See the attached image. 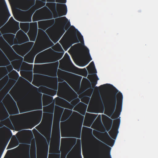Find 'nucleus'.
Returning <instances> with one entry per match:
<instances>
[{
    "instance_id": "f257e3e1",
    "label": "nucleus",
    "mask_w": 158,
    "mask_h": 158,
    "mask_svg": "<svg viewBox=\"0 0 158 158\" xmlns=\"http://www.w3.org/2000/svg\"><path fill=\"white\" fill-rule=\"evenodd\" d=\"M58 94L60 96L70 102L71 109L74 107L73 110L85 115L87 105L80 102V100L78 98L77 95L65 81L59 84Z\"/></svg>"
},
{
    "instance_id": "f03ea898",
    "label": "nucleus",
    "mask_w": 158,
    "mask_h": 158,
    "mask_svg": "<svg viewBox=\"0 0 158 158\" xmlns=\"http://www.w3.org/2000/svg\"><path fill=\"white\" fill-rule=\"evenodd\" d=\"M114 89L105 101L106 114L110 117L113 115L115 108V114L111 117L113 119L117 118L122 111L123 95L122 93L114 87Z\"/></svg>"
},
{
    "instance_id": "7ed1b4c3",
    "label": "nucleus",
    "mask_w": 158,
    "mask_h": 158,
    "mask_svg": "<svg viewBox=\"0 0 158 158\" xmlns=\"http://www.w3.org/2000/svg\"><path fill=\"white\" fill-rule=\"evenodd\" d=\"M82 78L81 77L77 76V77L75 78L73 81V84L74 86L73 89H77L78 90H81V93L85 92L87 89L90 88L86 90L85 91V93L87 94H89L90 96L93 91V89H91V84L87 79L83 78L82 81V88L81 89L80 88V82Z\"/></svg>"
},
{
    "instance_id": "20e7f679",
    "label": "nucleus",
    "mask_w": 158,
    "mask_h": 158,
    "mask_svg": "<svg viewBox=\"0 0 158 158\" xmlns=\"http://www.w3.org/2000/svg\"><path fill=\"white\" fill-rule=\"evenodd\" d=\"M22 0L21 9L23 10H30L33 13L37 9L44 6L46 0Z\"/></svg>"
},
{
    "instance_id": "39448f33",
    "label": "nucleus",
    "mask_w": 158,
    "mask_h": 158,
    "mask_svg": "<svg viewBox=\"0 0 158 158\" xmlns=\"http://www.w3.org/2000/svg\"><path fill=\"white\" fill-rule=\"evenodd\" d=\"M57 66L53 64L41 65H35L33 72L35 73L43 74L44 71H46L49 75L56 77Z\"/></svg>"
},
{
    "instance_id": "423d86ee",
    "label": "nucleus",
    "mask_w": 158,
    "mask_h": 158,
    "mask_svg": "<svg viewBox=\"0 0 158 158\" xmlns=\"http://www.w3.org/2000/svg\"><path fill=\"white\" fill-rule=\"evenodd\" d=\"M46 5L54 12L55 17L65 15L67 14V8L65 4L48 2L47 3Z\"/></svg>"
},
{
    "instance_id": "0eeeda50",
    "label": "nucleus",
    "mask_w": 158,
    "mask_h": 158,
    "mask_svg": "<svg viewBox=\"0 0 158 158\" xmlns=\"http://www.w3.org/2000/svg\"><path fill=\"white\" fill-rule=\"evenodd\" d=\"M21 28L24 31L29 30L28 35L31 41H35L37 33V24L36 22L22 23L20 24Z\"/></svg>"
},
{
    "instance_id": "6e6552de",
    "label": "nucleus",
    "mask_w": 158,
    "mask_h": 158,
    "mask_svg": "<svg viewBox=\"0 0 158 158\" xmlns=\"http://www.w3.org/2000/svg\"><path fill=\"white\" fill-rule=\"evenodd\" d=\"M5 107H6L10 114H17L19 111L16 102L14 101L11 96L8 94L4 100Z\"/></svg>"
},
{
    "instance_id": "1a4fd4ad",
    "label": "nucleus",
    "mask_w": 158,
    "mask_h": 158,
    "mask_svg": "<svg viewBox=\"0 0 158 158\" xmlns=\"http://www.w3.org/2000/svg\"><path fill=\"white\" fill-rule=\"evenodd\" d=\"M37 39L40 40V42L38 48L40 49V51L48 48L53 45V43L50 40L46 33L43 31L39 33Z\"/></svg>"
},
{
    "instance_id": "9d476101",
    "label": "nucleus",
    "mask_w": 158,
    "mask_h": 158,
    "mask_svg": "<svg viewBox=\"0 0 158 158\" xmlns=\"http://www.w3.org/2000/svg\"><path fill=\"white\" fill-rule=\"evenodd\" d=\"M35 18L36 20L48 19L53 18L52 13L46 6L37 11L34 14L33 17Z\"/></svg>"
},
{
    "instance_id": "9b49d317",
    "label": "nucleus",
    "mask_w": 158,
    "mask_h": 158,
    "mask_svg": "<svg viewBox=\"0 0 158 158\" xmlns=\"http://www.w3.org/2000/svg\"><path fill=\"white\" fill-rule=\"evenodd\" d=\"M42 115V110L33 111L19 114L16 116L18 118H30L34 120L36 124H38L41 121Z\"/></svg>"
},
{
    "instance_id": "f8f14e48",
    "label": "nucleus",
    "mask_w": 158,
    "mask_h": 158,
    "mask_svg": "<svg viewBox=\"0 0 158 158\" xmlns=\"http://www.w3.org/2000/svg\"><path fill=\"white\" fill-rule=\"evenodd\" d=\"M52 136L55 143L58 146V149L53 151L52 153L49 154L48 158H60V151L59 147L60 140V133L59 129L56 130L52 133Z\"/></svg>"
},
{
    "instance_id": "ddd939ff",
    "label": "nucleus",
    "mask_w": 158,
    "mask_h": 158,
    "mask_svg": "<svg viewBox=\"0 0 158 158\" xmlns=\"http://www.w3.org/2000/svg\"><path fill=\"white\" fill-rule=\"evenodd\" d=\"M64 58L63 60L62 59L61 60V61H63L62 63H61L60 65V66H62V69L73 73H74L75 70L79 69L73 64L70 60L69 56L67 53L65 54Z\"/></svg>"
},
{
    "instance_id": "4468645a",
    "label": "nucleus",
    "mask_w": 158,
    "mask_h": 158,
    "mask_svg": "<svg viewBox=\"0 0 158 158\" xmlns=\"http://www.w3.org/2000/svg\"><path fill=\"white\" fill-rule=\"evenodd\" d=\"M54 108L50 106L44 107L43 111L46 113L44 114L43 118H45L46 123L51 127L54 113Z\"/></svg>"
},
{
    "instance_id": "2eb2a0df",
    "label": "nucleus",
    "mask_w": 158,
    "mask_h": 158,
    "mask_svg": "<svg viewBox=\"0 0 158 158\" xmlns=\"http://www.w3.org/2000/svg\"><path fill=\"white\" fill-rule=\"evenodd\" d=\"M18 106L20 113L31 111L32 108L30 101L23 98L20 99Z\"/></svg>"
},
{
    "instance_id": "dca6fc26",
    "label": "nucleus",
    "mask_w": 158,
    "mask_h": 158,
    "mask_svg": "<svg viewBox=\"0 0 158 158\" xmlns=\"http://www.w3.org/2000/svg\"><path fill=\"white\" fill-rule=\"evenodd\" d=\"M68 31L73 35L72 38L73 43H78L79 41H81V43H83L84 44L83 36L77 29H76L74 26H71V27L69 29Z\"/></svg>"
},
{
    "instance_id": "f3484780",
    "label": "nucleus",
    "mask_w": 158,
    "mask_h": 158,
    "mask_svg": "<svg viewBox=\"0 0 158 158\" xmlns=\"http://www.w3.org/2000/svg\"><path fill=\"white\" fill-rule=\"evenodd\" d=\"M29 41V38L24 32L21 30H19L17 33L15 37L16 44H21Z\"/></svg>"
},
{
    "instance_id": "a211bd4d",
    "label": "nucleus",
    "mask_w": 158,
    "mask_h": 158,
    "mask_svg": "<svg viewBox=\"0 0 158 158\" xmlns=\"http://www.w3.org/2000/svg\"><path fill=\"white\" fill-rule=\"evenodd\" d=\"M120 123L119 118L114 120L112 129L109 132L111 137L114 139H116L118 132V129Z\"/></svg>"
},
{
    "instance_id": "6ab92c4d",
    "label": "nucleus",
    "mask_w": 158,
    "mask_h": 158,
    "mask_svg": "<svg viewBox=\"0 0 158 158\" xmlns=\"http://www.w3.org/2000/svg\"><path fill=\"white\" fill-rule=\"evenodd\" d=\"M49 50H52L51 48H50L38 54L36 57L35 62L37 61L39 63L45 62L47 58L50 54Z\"/></svg>"
},
{
    "instance_id": "aec40b11",
    "label": "nucleus",
    "mask_w": 158,
    "mask_h": 158,
    "mask_svg": "<svg viewBox=\"0 0 158 158\" xmlns=\"http://www.w3.org/2000/svg\"><path fill=\"white\" fill-rule=\"evenodd\" d=\"M7 23L10 27V31L12 33L15 34L19 29V23L15 21L12 17L10 18Z\"/></svg>"
},
{
    "instance_id": "412c9836",
    "label": "nucleus",
    "mask_w": 158,
    "mask_h": 158,
    "mask_svg": "<svg viewBox=\"0 0 158 158\" xmlns=\"http://www.w3.org/2000/svg\"><path fill=\"white\" fill-rule=\"evenodd\" d=\"M33 65L32 64H29L25 63L23 65L21 63L16 64L14 67V68L19 71L20 70H24L27 71L28 70H32Z\"/></svg>"
},
{
    "instance_id": "4be33fe9",
    "label": "nucleus",
    "mask_w": 158,
    "mask_h": 158,
    "mask_svg": "<svg viewBox=\"0 0 158 158\" xmlns=\"http://www.w3.org/2000/svg\"><path fill=\"white\" fill-rule=\"evenodd\" d=\"M102 132H104L101 134V136L106 141V143L110 146H112L114 143V140L112 139L109 136L107 132L105 131L104 128L102 131Z\"/></svg>"
},
{
    "instance_id": "5701e85b",
    "label": "nucleus",
    "mask_w": 158,
    "mask_h": 158,
    "mask_svg": "<svg viewBox=\"0 0 158 158\" xmlns=\"http://www.w3.org/2000/svg\"><path fill=\"white\" fill-rule=\"evenodd\" d=\"M5 53L10 61L14 60L17 58L18 55L14 52L11 47H9L7 49Z\"/></svg>"
},
{
    "instance_id": "b1692460",
    "label": "nucleus",
    "mask_w": 158,
    "mask_h": 158,
    "mask_svg": "<svg viewBox=\"0 0 158 158\" xmlns=\"http://www.w3.org/2000/svg\"><path fill=\"white\" fill-rule=\"evenodd\" d=\"M58 19L60 20H63V22L62 23L63 28L61 30V35H62L65 32V30H67L68 29L70 26V23L69 21L65 17H63L60 18Z\"/></svg>"
},
{
    "instance_id": "393cba45",
    "label": "nucleus",
    "mask_w": 158,
    "mask_h": 158,
    "mask_svg": "<svg viewBox=\"0 0 158 158\" xmlns=\"http://www.w3.org/2000/svg\"><path fill=\"white\" fill-rule=\"evenodd\" d=\"M10 64V63L3 52L0 49V66H5Z\"/></svg>"
},
{
    "instance_id": "a878e982",
    "label": "nucleus",
    "mask_w": 158,
    "mask_h": 158,
    "mask_svg": "<svg viewBox=\"0 0 158 158\" xmlns=\"http://www.w3.org/2000/svg\"><path fill=\"white\" fill-rule=\"evenodd\" d=\"M34 44V43L33 42H29L22 45L21 50L23 53L24 55L26 54L30 51Z\"/></svg>"
},
{
    "instance_id": "bb28decb",
    "label": "nucleus",
    "mask_w": 158,
    "mask_h": 158,
    "mask_svg": "<svg viewBox=\"0 0 158 158\" xmlns=\"http://www.w3.org/2000/svg\"><path fill=\"white\" fill-rule=\"evenodd\" d=\"M36 54V53H35V52L32 51H30L24 57L25 61L29 63L33 62Z\"/></svg>"
},
{
    "instance_id": "cd10ccee",
    "label": "nucleus",
    "mask_w": 158,
    "mask_h": 158,
    "mask_svg": "<svg viewBox=\"0 0 158 158\" xmlns=\"http://www.w3.org/2000/svg\"><path fill=\"white\" fill-rule=\"evenodd\" d=\"M63 111L64 109L58 106L56 107L55 112L54 119L57 118L60 120Z\"/></svg>"
},
{
    "instance_id": "c85d7f7f",
    "label": "nucleus",
    "mask_w": 158,
    "mask_h": 158,
    "mask_svg": "<svg viewBox=\"0 0 158 158\" xmlns=\"http://www.w3.org/2000/svg\"><path fill=\"white\" fill-rule=\"evenodd\" d=\"M95 158H112L110 152H106L104 153L102 150L96 155Z\"/></svg>"
},
{
    "instance_id": "c756f323",
    "label": "nucleus",
    "mask_w": 158,
    "mask_h": 158,
    "mask_svg": "<svg viewBox=\"0 0 158 158\" xmlns=\"http://www.w3.org/2000/svg\"><path fill=\"white\" fill-rule=\"evenodd\" d=\"M33 106V109L42 110V105L41 98L40 97L35 100Z\"/></svg>"
},
{
    "instance_id": "7c9ffc66",
    "label": "nucleus",
    "mask_w": 158,
    "mask_h": 158,
    "mask_svg": "<svg viewBox=\"0 0 158 158\" xmlns=\"http://www.w3.org/2000/svg\"><path fill=\"white\" fill-rule=\"evenodd\" d=\"M82 124L81 123L77 124L73 127L74 132L76 135V137L79 138H80L81 137Z\"/></svg>"
},
{
    "instance_id": "2f4dec72",
    "label": "nucleus",
    "mask_w": 158,
    "mask_h": 158,
    "mask_svg": "<svg viewBox=\"0 0 158 158\" xmlns=\"http://www.w3.org/2000/svg\"><path fill=\"white\" fill-rule=\"evenodd\" d=\"M98 115L86 113L85 114V120L88 122L92 123L97 117Z\"/></svg>"
},
{
    "instance_id": "473e14b6",
    "label": "nucleus",
    "mask_w": 158,
    "mask_h": 158,
    "mask_svg": "<svg viewBox=\"0 0 158 158\" xmlns=\"http://www.w3.org/2000/svg\"><path fill=\"white\" fill-rule=\"evenodd\" d=\"M48 151V146L44 147L38 158H47Z\"/></svg>"
},
{
    "instance_id": "72a5a7b5",
    "label": "nucleus",
    "mask_w": 158,
    "mask_h": 158,
    "mask_svg": "<svg viewBox=\"0 0 158 158\" xmlns=\"http://www.w3.org/2000/svg\"><path fill=\"white\" fill-rule=\"evenodd\" d=\"M73 149L75 152L78 155H80L81 153V141L80 139L77 140V144L74 147Z\"/></svg>"
},
{
    "instance_id": "f704fd0d",
    "label": "nucleus",
    "mask_w": 158,
    "mask_h": 158,
    "mask_svg": "<svg viewBox=\"0 0 158 158\" xmlns=\"http://www.w3.org/2000/svg\"><path fill=\"white\" fill-rule=\"evenodd\" d=\"M87 69L89 73H92L91 72V71H92L93 73L94 74H96L97 72L93 61H92L90 63L89 65L87 67Z\"/></svg>"
},
{
    "instance_id": "c9c22d12",
    "label": "nucleus",
    "mask_w": 158,
    "mask_h": 158,
    "mask_svg": "<svg viewBox=\"0 0 158 158\" xmlns=\"http://www.w3.org/2000/svg\"><path fill=\"white\" fill-rule=\"evenodd\" d=\"M72 111V110L65 109L62 115V118L64 120H66L68 119L71 115Z\"/></svg>"
},
{
    "instance_id": "e433bc0d",
    "label": "nucleus",
    "mask_w": 158,
    "mask_h": 158,
    "mask_svg": "<svg viewBox=\"0 0 158 158\" xmlns=\"http://www.w3.org/2000/svg\"><path fill=\"white\" fill-rule=\"evenodd\" d=\"M42 80V76L41 75L35 74L34 75L33 81L37 84L40 83Z\"/></svg>"
},
{
    "instance_id": "4c0bfd02",
    "label": "nucleus",
    "mask_w": 158,
    "mask_h": 158,
    "mask_svg": "<svg viewBox=\"0 0 158 158\" xmlns=\"http://www.w3.org/2000/svg\"><path fill=\"white\" fill-rule=\"evenodd\" d=\"M19 144L18 141L16 139H11L8 146V148H13L18 146Z\"/></svg>"
},
{
    "instance_id": "58836bf2",
    "label": "nucleus",
    "mask_w": 158,
    "mask_h": 158,
    "mask_svg": "<svg viewBox=\"0 0 158 158\" xmlns=\"http://www.w3.org/2000/svg\"><path fill=\"white\" fill-rule=\"evenodd\" d=\"M38 27L39 28L45 30L47 29L45 21H40L38 22Z\"/></svg>"
},
{
    "instance_id": "ea45409f",
    "label": "nucleus",
    "mask_w": 158,
    "mask_h": 158,
    "mask_svg": "<svg viewBox=\"0 0 158 158\" xmlns=\"http://www.w3.org/2000/svg\"><path fill=\"white\" fill-rule=\"evenodd\" d=\"M8 38L9 39L10 42H11L12 44H16L15 43L16 42L15 38V35L13 34H9L7 36Z\"/></svg>"
},
{
    "instance_id": "a19ab883",
    "label": "nucleus",
    "mask_w": 158,
    "mask_h": 158,
    "mask_svg": "<svg viewBox=\"0 0 158 158\" xmlns=\"http://www.w3.org/2000/svg\"><path fill=\"white\" fill-rule=\"evenodd\" d=\"M85 53L86 55L88 56L89 57V58H90V60H89V61L88 62H84L82 63L81 64V65L82 66H85V65H86V64H87L89 62V61L92 60V58L90 57V54L89 53V50L87 48H86V49H85Z\"/></svg>"
},
{
    "instance_id": "79ce46f5",
    "label": "nucleus",
    "mask_w": 158,
    "mask_h": 158,
    "mask_svg": "<svg viewBox=\"0 0 158 158\" xmlns=\"http://www.w3.org/2000/svg\"><path fill=\"white\" fill-rule=\"evenodd\" d=\"M49 87L53 90H57L58 83L57 81L50 83L49 84Z\"/></svg>"
},
{
    "instance_id": "37998d69",
    "label": "nucleus",
    "mask_w": 158,
    "mask_h": 158,
    "mask_svg": "<svg viewBox=\"0 0 158 158\" xmlns=\"http://www.w3.org/2000/svg\"><path fill=\"white\" fill-rule=\"evenodd\" d=\"M45 21L46 22L47 29L48 27H51L53 26L54 23V19H52Z\"/></svg>"
},
{
    "instance_id": "c03bdc74",
    "label": "nucleus",
    "mask_w": 158,
    "mask_h": 158,
    "mask_svg": "<svg viewBox=\"0 0 158 158\" xmlns=\"http://www.w3.org/2000/svg\"><path fill=\"white\" fill-rule=\"evenodd\" d=\"M57 90L48 89V94L50 95L53 96L56 94Z\"/></svg>"
},
{
    "instance_id": "a18cd8bd",
    "label": "nucleus",
    "mask_w": 158,
    "mask_h": 158,
    "mask_svg": "<svg viewBox=\"0 0 158 158\" xmlns=\"http://www.w3.org/2000/svg\"><path fill=\"white\" fill-rule=\"evenodd\" d=\"M94 79L92 81L93 88H94V86L97 83V81L98 80V76L96 74H94Z\"/></svg>"
},
{
    "instance_id": "49530a36",
    "label": "nucleus",
    "mask_w": 158,
    "mask_h": 158,
    "mask_svg": "<svg viewBox=\"0 0 158 158\" xmlns=\"http://www.w3.org/2000/svg\"><path fill=\"white\" fill-rule=\"evenodd\" d=\"M83 131L86 134L91 133L92 129L90 128L83 127Z\"/></svg>"
},
{
    "instance_id": "de8ad7c7",
    "label": "nucleus",
    "mask_w": 158,
    "mask_h": 158,
    "mask_svg": "<svg viewBox=\"0 0 158 158\" xmlns=\"http://www.w3.org/2000/svg\"><path fill=\"white\" fill-rule=\"evenodd\" d=\"M50 103L49 100L48 98H43V104L44 106H47Z\"/></svg>"
},
{
    "instance_id": "09e8293b",
    "label": "nucleus",
    "mask_w": 158,
    "mask_h": 158,
    "mask_svg": "<svg viewBox=\"0 0 158 158\" xmlns=\"http://www.w3.org/2000/svg\"><path fill=\"white\" fill-rule=\"evenodd\" d=\"M10 14L9 12L8 11H6L5 13V16L4 17V18L5 19V23L7 20L10 17Z\"/></svg>"
},
{
    "instance_id": "8fccbe9b",
    "label": "nucleus",
    "mask_w": 158,
    "mask_h": 158,
    "mask_svg": "<svg viewBox=\"0 0 158 158\" xmlns=\"http://www.w3.org/2000/svg\"><path fill=\"white\" fill-rule=\"evenodd\" d=\"M9 93L12 96L15 94V90L14 88H13L9 92Z\"/></svg>"
},
{
    "instance_id": "3c124183",
    "label": "nucleus",
    "mask_w": 158,
    "mask_h": 158,
    "mask_svg": "<svg viewBox=\"0 0 158 158\" xmlns=\"http://www.w3.org/2000/svg\"><path fill=\"white\" fill-rule=\"evenodd\" d=\"M63 53H57L56 54V56L57 57L58 60L60 59L63 55Z\"/></svg>"
},
{
    "instance_id": "603ef678",
    "label": "nucleus",
    "mask_w": 158,
    "mask_h": 158,
    "mask_svg": "<svg viewBox=\"0 0 158 158\" xmlns=\"http://www.w3.org/2000/svg\"><path fill=\"white\" fill-rule=\"evenodd\" d=\"M109 86H112V85L110 84H105L103 85H102L100 86V87L102 88H105L106 87H107Z\"/></svg>"
},
{
    "instance_id": "864d4df0",
    "label": "nucleus",
    "mask_w": 158,
    "mask_h": 158,
    "mask_svg": "<svg viewBox=\"0 0 158 158\" xmlns=\"http://www.w3.org/2000/svg\"><path fill=\"white\" fill-rule=\"evenodd\" d=\"M55 100L56 104L57 105H60V99L58 97L56 98Z\"/></svg>"
},
{
    "instance_id": "5fc2aeb1",
    "label": "nucleus",
    "mask_w": 158,
    "mask_h": 158,
    "mask_svg": "<svg viewBox=\"0 0 158 158\" xmlns=\"http://www.w3.org/2000/svg\"><path fill=\"white\" fill-rule=\"evenodd\" d=\"M76 142L77 139L75 138H73L71 140V143L73 145L76 144Z\"/></svg>"
},
{
    "instance_id": "6e6d98bb",
    "label": "nucleus",
    "mask_w": 158,
    "mask_h": 158,
    "mask_svg": "<svg viewBox=\"0 0 158 158\" xmlns=\"http://www.w3.org/2000/svg\"><path fill=\"white\" fill-rule=\"evenodd\" d=\"M56 47L60 51L62 50V51H63V49H62L61 46L59 43H57L56 45Z\"/></svg>"
},
{
    "instance_id": "4d7b16f0",
    "label": "nucleus",
    "mask_w": 158,
    "mask_h": 158,
    "mask_svg": "<svg viewBox=\"0 0 158 158\" xmlns=\"http://www.w3.org/2000/svg\"><path fill=\"white\" fill-rule=\"evenodd\" d=\"M107 118H109L107 117L106 116ZM109 119H110V126H108L107 128V131H109L110 130V129L111 128V125H112V120L110 119V118H109Z\"/></svg>"
},
{
    "instance_id": "13d9d810",
    "label": "nucleus",
    "mask_w": 158,
    "mask_h": 158,
    "mask_svg": "<svg viewBox=\"0 0 158 158\" xmlns=\"http://www.w3.org/2000/svg\"><path fill=\"white\" fill-rule=\"evenodd\" d=\"M25 155L27 156V158H30L29 150H28L27 152H25ZM32 158H36V157L35 156Z\"/></svg>"
},
{
    "instance_id": "bf43d9fd",
    "label": "nucleus",
    "mask_w": 158,
    "mask_h": 158,
    "mask_svg": "<svg viewBox=\"0 0 158 158\" xmlns=\"http://www.w3.org/2000/svg\"><path fill=\"white\" fill-rule=\"evenodd\" d=\"M80 70L81 72L85 73V77H86L87 76V72L85 69H80Z\"/></svg>"
},
{
    "instance_id": "052dcab7",
    "label": "nucleus",
    "mask_w": 158,
    "mask_h": 158,
    "mask_svg": "<svg viewBox=\"0 0 158 158\" xmlns=\"http://www.w3.org/2000/svg\"><path fill=\"white\" fill-rule=\"evenodd\" d=\"M97 101L98 103H102V99L100 96L97 99Z\"/></svg>"
},
{
    "instance_id": "680f3d73",
    "label": "nucleus",
    "mask_w": 158,
    "mask_h": 158,
    "mask_svg": "<svg viewBox=\"0 0 158 158\" xmlns=\"http://www.w3.org/2000/svg\"><path fill=\"white\" fill-rule=\"evenodd\" d=\"M56 2H57L65 3L66 2V0H56Z\"/></svg>"
},
{
    "instance_id": "e2e57ef3",
    "label": "nucleus",
    "mask_w": 158,
    "mask_h": 158,
    "mask_svg": "<svg viewBox=\"0 0 158 158\" xmlns=\"http://www.w3.org/2000/svg\"><path fill=\"white\" fill-rule=\"evenodd\" d=\"M73 115H74L75 116H76L77 115H78L79 114L77 112H74L73 113Z\"/></svg>"
},
{
    "instance_id": "0e129e2a",
    "label": "nucleus",
    "mask_w": 158,
    "mask_h": 158,
    "mask_svg": "<svg viewBox=\"0 0 158 158\" xmlns=\"http://www.w3.org/2000/svg\"><path fill=\"white\" fill-rule=\"evenodd\" d=\"M33 127V126H27V127H26V128H32V127Z\"/></svg>"
},
{
    "instance_id": "69168bd1",
    "label": "nucleus",
    "mask_w": 158,
    "mask_h": 158,
    "mask_svg": "<svg viewBox=\"0 0 158 158\" xmlns=\"http://www.w3.org/2000/svg\"><path fill=\"white\" fill-rule=\"evenodd\" d=\"M92 77V75H89L88 76V78L89 79H90Z\"/></svg>"
},
{
    "instance_id": "338daca9",
    "label": "nucleus",
    "mask_w": 158,
    "mask_h": 158,
    "mask_svg": "<svg viewBox=\"0 0 158 158\" xmlns=\"http://www.w3.org/2000/svg\"><path fill=\"white\" fill-rule=\"evenodd\" d=\"M67 35V36H68V35H69V33L68 31L66 32L64 34V36H65L66 35Z\"/></svg>"
},
{
    "instance_id": "774afa93",
    "label": "nucleus",
    "mask_w": 158,
    "mask_h": 158,
    "mask_svg": "<svg viewBox=\"0 0 158 158\" xmlns=\"http://www.w3.org/2000/svg\"><path fill=\"white\" fill-rule=\"evenodd\" d=\"M55 0H47L48 2H54Z\"/></svg>"
}]
</instances>
